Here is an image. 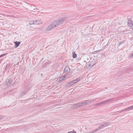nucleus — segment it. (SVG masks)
<instances>
[{
  "instance_id": "nucleus-30",
  "label": "nucleus",
  "mask_w": 133,
  "mask_h": 133,
  "mask_svg": "<svg viewBox=\"0 0 133 133\" xmlns=\"http://www.w3.org/2000/svg\"><path fill=\"white\" fill-rule=\"evenodd\" d=\"M129 57H133V53L129 55Z\"/></svg>"
},
{
  "instance_id": "nucleus-20",
  "label": "nucleus",
  "mask_w": 133,
  "mask_h": 133,
  "mask_svg": "<svg viewBox=\"0 0 133 133\" xmlns=\"http://www.w3.org/2000/svg\"><path fill=\"white\" fill-rule=\"evenodd\" d=\"M34 21H31L29 22V24L32 25V24H34Z\"/></svg>"
},
{
  "instance_id": "nucleus-6",
  "label": "nucleus",
  "mask_w": 133,
  "mask_h": 133,
  "mask_svg": "<svg viewBox=\"0 0 133 133\" xmlns=\"http://www.w3.org/2000/svg\"><path fill=\"white\" fill-rule=\"evenodd\" d=\"M128 24L130 27H132L133 26V22H132L131 20H129L128 23Z\"/></svg>"
},
{
  "instance_id": "nucleus-16",
  "label": "nucleus",
  "mask_w": 133,
  "mask_h": 133,
  "mask_svg": "<svg viewBox=\"0 0 133 133\" xmlns=\"http://www.w3.org/2000/svg\"><path fill=\"white\" fill-rule=\"evenodd\" d=\"M72 54L73 57L74 58H75L76 57H77V55L74 52H73Z\"/></svg>"
},
{
  "instance_id": "nucleus-37",
  "label": "nucleus",
  "mask_w": 133,
  "mask_h": 133,
  "mask_svg": "<svg viewBox=\"0 0 133 133\" xmlns=\"http://www.w3.org/2000/svg\"><path fill=\"white\" fill-rule=\"evenodd\" d=\"M87 103H84V105H85V104H86Z\"/></svg>"
},
{
  "instance_id": "nucleus-8",
  "label": "nucleus",
  "mask_w": 133,
  "mask_h": 133,
  "mask_svg": "<svg viewBox=\"0 0 133 133\" xmlns=\"http://www.w3.org/2000/svg\"><path fill=\"white\" fill-rule=\"evenodd\" d=\"M76 82L73 80L70 83H69L67 85H66V86L67 87L71 85H72L75 83H76Z\"/></svg>"
},
{
  "instance_id": "nucleus-38",
  "label": "nucleus",
  "mask_w": 133,
  "mask_h": 133,
  "mask_svg": "<svg viewBox=\"0 0 133 133\" xmlns=\"http://www.w3.org/2000/svg\"><path fill=\"white\" fill-rule=\"evenodd\" d=\"M91 102V101H90L89 102Z\"/></svg>"
},
{
  "instance_id": "nucleus-33",
  "label": "nucleus",
  "mask_w": 133,
  "mask_h": 133,
  "mask_svg": "<svg viewBox=\"0 0 133 133\" xmlns=\"http://www.w3.org/2000/svg\"><path fill=\"white\" fill-rule=\"evenodd\" d=\"M131 110L133 108V105L130 107Z\"/></svg>"
},
{
  "instance_id": "nucleus-39",
  "label": "nucleus",
  "mask_w": 133,
  "mask_h": 133,
  "mask_svg": "<svg viewBox=\"0 0 133 133\" xmlns=\"http://www.w3.org/2000/svg\"><path fill=\"white\" fill-rule=\"evenodd\" d=\"M87 100H86V101H85V102H87Z\"/></svg>"
},
{
  "instance_id": "nucleus-17",
  "label": "nucleus",
  "mask_w": 133,
  "mask_h": 133,
  "mask_svg": "<svg viewBox=\"0 0 133 133\" xmlns=\"http://www.w3.org/2000/svg\"><path fill=\"white\" fill-rule=\"evenodd\" d=\"M31 7H32V8L31 9V10H31L32 11H33L32 10H38V9H37V8H34V6H33L31 5Z\"/></svg>"
},
{
  "instance_id": "nucleus-4",
  "label": "nucleus",
  "mask_w": 133,
  "mask_h": 133,
  "mask_svg": "<svg viewBox=\"0 0 133 133\" xmlns=\"http://www.w3.org/2000/svg\"><path fill=\"white\" fill-rule=\"evenodd\" d=\"M34 24H40L42 23V22L40 20L34 21Z\"/></svg>"
},
{
  "instance_id": "nucleus-34",
  "label": "nucleus",
  "mask_w": 133,
  "mask_h": 133,
  "mask_svg": "<svg viewBox=\"0 0 133 133\" xmlns=\"http://www.w3.org/2000/svg\"><path fill=\"white\" fill-rule=\"evenodd\" d=\"M25 92L24 91H23V92L22 93V95H24V94H25Z\"/></svg>"
},
{
  "instance_id": "nucleus-27",
  "label": "nucleus",
  "mask_w": 133,
  "mask_h": 133,
  "mask_svg": "<svg viewBox=\"0 0 133 133\" xmlns=\"http://www.w3.org/2000/svg\"><path fill=\"white\" fill-rule=\"evenodd\" d=\"M103 128V125H100L99 127H98V128H99V130H100V129H102Z\"/></svg>"
},
{
  "instance_id": "nucleus-18",
  "label": "nucleus",
  "mask_w": 133,
  "mask_h": 133,
  "mask_svg": "<svg viewBox=\"0 0 133 133\" xmlns=\"http://www.w3.org/2000/svg\"><path fill=\"white\" fill-rule=\"evenodd\" d=\"M76 104V105L77 108L79 107H80L81 106V104H80V103H77V104Z\"/></svg>"
},
{
  "instance_id": "nucleus-11",
  "label": "nucleus",
  "mask_w": 133,
  "mask_h": 133,
  "mask_svg": "<svg viewBox=\"0 0 133 133\" xmlns=\"http://www.w3.org/2000/svg\"><path fill=\"white\" fill-rule=\"evenodd\" d=\"M114 99H115L114 98H111L110 99H109L108 100H107V103H108L110 102L111 101H113L114 100Z\"/></svg>"
},
{
  "instance_id": "nucleus-29",
  "label": "nucleus",
  "mask_w": 133,
  "mask_h": 133,
  "mask_svg": "<svg viewBox=\"0 0 133 133\" xmlns=\"http://www.w3.org/2000/svg\"><path fill=\"white\" fill-rule=\"evenodd\" d=\"M124 43V42L123 41H122L120 42L119 44V45H120L121 44H123Z\"/></svg>"
},
{
  "instance_id": "nucleus-21",
  "label": "nucleus",
  "mask_w": 133,
  "mask_h": 133,
  "mask_svg": "<svg viewBox=\"0 0 133 133\" xmlns=\"http://www.w3.org/2000/svg\"><path fill=\"white\" fill-rule=\"evenodd\" d=\"M102 104H104L108 103L107 100L102 102Z\"/></svg>"
},
{
  "instance_id": "nucleus-3",
  "label": "nucleus",
  "mask_w": 133,
  "mask_h": 133,
  "mask_svg": "<svg viewBox=\"0 0 133 133\" xmlns=\"http://www.w3.org/2000/svg\"><path fill=\"white\" fill-rule=\"evenodd\" d=\"M96 62L95 60H94L91 62L89 65V66L91 67L93 66L96 64Z\"/></svg>"
},
{
  "instance_id": "nucleus-26",
  "label": "nucleus",
  "mask_w": 133,
  "mask_h": 133,
  "mask_svg": "<svg viewBox=\"0 0 133 133\" xmlns=\"http://www.w3.org/2000/svg\"><path fill=\"white\" fill-rule=\"evenodd\" d=\"M76 132L74 130L73 131H70L68 132V133H76Z\"/></svg>"
},
{
  "instance_id": "nucleus-36",
  "label": "nucleus",
  "mask_w": 133,
  "mask_h": 133,
  "mask_svg": "<svg viewBox=\"0 0 133 133\" xmlns=\"http://www.w3.org/2000/svg\"><path fill=\"white\" fill-rule=\"evenodd\" d=\"M86 133H90V132H87Z\"/></svg>"
},
{
  "instance_id": "nucleus-10",
  "label": "nucleus",
  "mask_w": 133,
  "mask_h": 133,
  "mask_svg": "<svg viewBox=\"0 0 133 133\" xmlns=\"http://www.w3.org/2000/svg\"><path fill=\"white\" fill-rule=\"evenodd\" d=\"M89 57H85L84 58V62L86 63H87V62H89Z\"/></svg>"
},
{
  "instance_id": "nucleus-15",
  "label": "nucleus",
  "mask_w": 133,
  "mask_h": 133,
  "mask_svg": "<svg viewBox=\"0 0 133 133\" xmlns=\"http://www.w3.org/2000/svg\"><path fill=\"white\" fill-rule=\"evenodd\" d=\"M71 108H76V104H73L71 105Z\"/></svg>"
},
{
  "instance_id": "nucleus-13",
  "label": "nucleus",
  "mask_w": 133,
  "mask_h": 133,
  "mask_svg": "<svg viewBox=\"0 0 133 133\" xmlns=\"http://www.w3.org/2000/svg\"><path fill=\"white\" fill-rule=\"evenodd\" d=\"M65 78V76H63L59 78V81H62V79H64V78Z\"/></svg>"
},
{
  "instance_id": "nucleus-14",
  "label": "nucleus",
  "mask_w": 133,
  "mask_h": 133,
  "mask_svg": "<svg viewBox=\"0 0 133 133\" xmlns=\"http://www.w3.org/2000/svg\"><path fill=\"white\" fill-rule=\"evenodd\" d=\"M102 104V102H99L98 103L96 104H95V105L96 106H97L98 105H101Z\"/></svg>"
},
{
  "instance_id": "nucleus-23",
  "label": "nucleus",
  "mask_w": 133,
  "mask_h": 133,
  "mask_svg": "<svg viewBox=\"0 0 133 133\" xmlns=\"http://www.w3.org/2000/svg\"><path fill=\"white\" fill-rule=\"evenodd\" d=\"M99 128H98L94 129V132H96L97 131H99Z\"/></svg>"
},
{
  "instance_id": "nucleus-19",
  "label": "nucleus",
  "mask_w": 133,
  "mask_h": 133,
  "mask_svg": "<svg viewBox=\"0 0 133 133\" xmlns=\"http://www.w3.org/2000/svg\"><path fill=\"white\" fill-rule=\"evenodd\" d=\"M89 102H83V103H80V104H81V106H83L84 105V103H88Z\"/></svg>"
},
{
  "instance_id": "nucleus-35",
  "label": "nucleus",
  "mask_w": 133,
  "mask_h": 133,
  "mask_svg": "<svg viewBox=\"0 0 133 133\" xmlns=\"http://www.w3.org/2000/svg\"><path fill=\"white\" fill-rule=\"evenodd\" d=\"M67 76V75H64V76H65V77H66Z\"/></svg>"
},
{
  "instance_id": "nucleus-31",
  "label": "nucleus",
  "mask_w": 133,
  "mask_h": 133,
  "mask_svg": "<svg viewBox=\"0 0 133 133\" xmlns=\"http://www.w3.org/2000/svg\"><path fill=\"white\" fill-rule=\"evenodd\" d=\"M94 130H92V131H89L90 133H94Z\"/></svg>"
},
{
  "instance_id": "nucleus-28",
  "label": "nucleus",
  "mask_w": 133,
  "mask_h": 133,
  "mask_svg": "<svg viewBox=\"0 0 133 133\" xmlns=\"http://www.w3.org/2000/svg\"><path fill=\"white\" fill-rule=\"evenodd\" d=\"M6 54H4L0 56V58L2 56H5Z\"/></svg>"
},
{
  "instance_id": "nucleus-25",
  "label": "nucleus",
  "mask_w": 133,
  "mask_h": 133,
  "mask_svg": "<svg viewBox=\"0 0 133 133\" xmlns=\"http://www.w3.org/2000/svg\"><path fill=\"white\" fill-rule=\"evenodd\" d=\"M131 110V109H130V107H129L125 109V110H126V111L128 110Z\"/></svg>"
},
{
  "instance_id": "nucleus-1",
  "label": "nucleus",
  "mask_w": 133,
  "mask_h": 133,
  "mask_svg": "<svg viewBox=\"0 0 133 133\" xmlns=\"http://www.w3.org/2000/svg\"><path fill=\"white\" fill-rule=\"evenodd\" d=\"M67 18L66 17H62L59 18L53 22V24L56 26H57L63 23V22L66 20Z\"/></svg>"
},
{
  "instance_id": "nucleus-32",
  "label": "nucleus",
  "mask_w": 133,
  "mask_h": 133,
  "mask_svg": "<svg viewBox=\"0 0 133 133\" xmlns=\"http://www.w3.org/2000/svg\"><path fill=\"white\" fill-rule=\"evenodd\" d=\"M126 111V110H125V109L121 110V112H123L125 111Z\"/></svg>"
},
{
  "instance_id": "nucleus-22",
  "label": "nucleus",
  "mask_w": 133,
  "mask_h": 133,
  "mask_svg": "<svg viewBox=\"0 0 133 133\" xmlns=\"http://www.w3.org/2000/svg\"><path fill=\"white\" fill-rule=\"evenodd\" d=\"M80 80V79L79 78H78L74 80V81L76 83L77 82L79 81Z\"/></svg>"
},
{
  "instance_id": "nucleus-12",
  "label": "nucleus",
  "mask_w": 133,
  "mask_h": 133,
  "mask_svg": "<svg viewBox=\"0 0 133 133\" xmlns=\"http://www.w3.org/2000/svg\"><path fill=\"white\" fill-rule=\"evenodd\" d=\"M12 79H10L9 81H8L6 83L7 85H9V84H10V83L12 82Z\"/></svg>"
},
{
  "instance_id": "nucleus-9",
  "label": "nucleus",
  "mask_w": 133,
  "mask_h": 133,
  "mask_svg": "<svg viewBox=\"0 0 133 133\" xmlns=\"http://www.w3.org/2000/svg\"><path fill=\"white\" fill-rule=\"evenodd\" d=\"M20 42H15V47L16 48L20 44Z\"/></svg>"
},
{
  "instance_id": "nucleus-2",
  "label": "nucleus",
  "mask_w": 133,
  "mask_h": 133,
  "mask_svg": "<svg viewBox=\"0 0 133 133\" xmlns=\"http://www.w3.org/2000/svg\"><path fill=\"white\" fill-rule=\"evenodd\" d=\"M56 27L54 24H53V22L51 24L49 25L46 28V30L47 31H49L54 28Z\"/></svg>"
},
{
  "instance_id": "nucleus-7",
  "label": "nucleus",
  "mask_w": 133,
  "mask_h": 133,
  "mask_svg": "<svg viewBox=\"0 0 133 133\" xmlns=\"http://www.w3.org/2000/svg\"><path fill=\"white\" fill-rule=\"evenodd\" d=\"M111 124V123L110 122H107L106 123H104L102 125H103V128L106 127L107 126L110 125Z\"/></svg>"
},
{
  "instance_id": "nucleus-5",
  "label": "nucleus",
  "mask_w": 133,
  "mask_h": 133,
  "mask_svg": "<svg viewBox=\"0 0 133 133\" xmlns=\"http://www.w3.org/2000/svg\"><path fill=\"white\" fill-rule=\"evenodd\" d=\"M70 71V68L68 66H66L65 67L64 71V72L65 73L66 72H69Z\"/></svg>"
},
{
  "instance_id": "nucleus-24",
  "label": "nucleus",
  "mask_w": 133,
  "mask_h": 133,
  "mask_svg": "<svg viewBox=\"0 0 133 133\" xmlns=\"http://www.w3.org/2000/svg\"><path fill=\"white\" fill-rule=\"evenodd\" d=\"M99 128H98L94 129V132H96L97 131H99Z\"/></svg>"
}]
</instances>
